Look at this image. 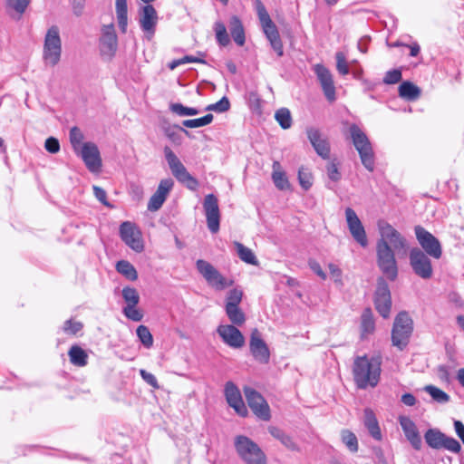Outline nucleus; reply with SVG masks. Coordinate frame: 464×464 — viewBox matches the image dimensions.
Wrapping results in <instances>:
<instances>
[{
	"label": "nucleus",
	"instance_id": "obj_19",
	"mask_svg": "<svg viewBox=\"0 0 464 464\" xmlns=\"http://www.w3.org/2000/svg\"><path fill=\"white\" fill-rule=\"evenodd\" d=\"M159 16L156 9L151 5H146L139 10V24L147 39L150 40L156 31Z\"/></svg>",
	"mask_w": 464,
	"mask_h": 464
},
{
	"label": "nucleus",
	"instance_id": "obj_24",
	"mask_svg": "<svg viewBox=\"0 0 464 464\" xmlns=\"http://www.w3.org/2000/svg\"><path fill=\"white\" fill-rule=\"evenodd\" d=\"M174 186V181L170 178L163 179L160 181L155 193L150 197L148 203V209L150 211L159 210L165 202L169 193Z\"/></svg>",
	"mask_w": 464,
	"mask_h": 464
},
{
	"label": "nucleus",
	"instance_id": "obj_62",
	"mask_svg": "<svg viewBox=\"0 0 464 464\" xmlns=\"http://www.w3.org/2000/svg\"><path fill=\"white\" fill-rule=\"evenodd\" d=\"M308 266L310 269L316 274L321 279L325 280L326 279V274L322 269L320 264L314 259H310L308 261Z\"/></svg>",
	"mask_w": 464,
	"mask_h": 464
},
{
	"label": "nucleus",
	"instance_id": "obj_42",
	"mask_svg": "<svg viewBox=\"0 0 464 464\" xmlns=\"http://www.w3.org/2000/svg\"><path fill=\"white\" fill-rule=\"evenodd\" d=\"M69 138L74 153L83 148L84 135L78 127H72L70 130Z\"/></svg>",
	"mask_w": 464,
	"mask_h": 464
},
{
	"label": "nucleus",
	"instance_id": "obj_17",
	"mask_svg": "<svg viewBox=\"0 0 464 464\" xmlns=\"http://www.w3.org/2000/svg\"><path fill=\"white\" fill-rule=\"evenodd\" d=\"M203 208L208 228L211 233H217L219 230L220 224V211L218 198L214 194L206 195L203 201Z\"/></svg>",
	"mask_w": 464,
	"mask_h": 464
},
{
	"label": "nucleus",
	"instance_id": "obj_14",
	"mask_svg": "<svg viewBox=\"0 0 464 464\" xmlns=\"http://www.w3.org/2000/svg\"><path fill=\"white\" fill-rule=\"evenodd\" d=\"M121 240L133 251L140 253L144 249V244L140 230L131 222L125 221L120 227Z\"/></svg>",
	"mask_w": 464,
	"mask_h": 464
},
{
	"label": "nucleus",
	"instance_id": "obj_53",
	"mask_svg": "<svg viewBox=\"0 0 464 464\" xmlns=\"http://www.w3.org/2000/svg\"><path fill=\"white\" fill-rule=\"evenodd\" d=\"M243 292L234 288L227 293L226 306H238L242 300Z\"/></svg>",
	"mask_w": 464,
	"mask_h": 464
},
{
	"label": "nucleus",
	"instance_id": "obj_2",
	"mask_svg": "<svg viewBox=\"0 0 464 464\" xmlns=\"http://www.w3.org/2000/svg\"><path fill=\"white\" fill-rule=\"evenodd\" d=\"M234 447L238 457L246 464H266V456L254 440L245 435L234 439Z\"/></svg>",
	"mask_w": 464,
	"mask_h": 464
},
{
	"label": "nucleus",
	"instance_id": "obj_56",
	"mask_svg": "<svg viewBox=\"0 0 464 464\" xmlns=\"http://www.w3.org/2000/svg\"><path fill=\"white\" fill-rule=\"evenodd\" d=\"M335 59L338 72L342 75H347L349 73V67L344 53L342 52L336 53Z\"/></svg>",
	"mask_w": 464,
	"mask_h": 464
},
{
	"label": "nucleus",
	"instance_id": "obj_32",
	"mask_svg": "<svg viewBox=\"0 0 464 464\" xmlns=\"http://www.w3.org/2000/svg\"><path fill=\"white\" fill-rule=\"evenodd\" d=\"M161 130L166 135V137L175 144L181 143V137L179 132H184L186 135H189V132L186 129L177 124H170L169 122L167 121H164L162 123Z\"/></svg>",
	"mask_w": 464,
	"mask_h": 464
},
{
	"label": "nucleus",
	"instance_id": "obj_55",
	"mask_svg": "<svg viewBox=\"0 0 464 464\" xmlns=\"http://www.w3.org/2000/svg\"><path fill=\"white\" fill-rule=\"evenodd\" d=\"M229 108H230V102H229L228 99L226 96H224L218 102L209 104L206 108V110L213 111L220 113V112H225V111H228Z\"/></svg>",
	"mask_w": 464,
	"mask_h": 464
},
{
	"label": "nucleus",
	"instance_id": "obj_64",
	"mask_svg": "<svg viewBox=\"0 0 464 464\" xmlns=\"http://www.w3.org/2000/svg\"><path fill=\"white\" fill-rule=\"evenodd\" d=\"M401 402L406 406H414L417 402V399L411 393H404L401 398Z\"/></svg>",
	"mask_w": 464,
	"mask_h": 464
},
{
	"label": "nucleus",
	"instance_id": "obj_8",
	"mask_svg": "<svg viewBox=\"0 0 464 464\" xmlns=\"http://www.w3.org/2000/svg\"><path fill=\"white\" fill-rule=\"evenodd\" d=\"M62 53V41L59 34V28L56 25L51 26L44 38V59L51 66L56 65Z\"/></svg>",
	"mask_w": 464,
	"mask_h": 464
},
{
	"label": "nucleus",
	"instance_id": "obj_5",
	"mask_svg": "<svg viewBox=\"0 0 464 464\" xmlns=\"http://www.w3.org/2000/svg\"><path fill=\"white\" fill-rule=\"evenodd\" d=\"M164 155L174 178L189 190H197L198 187V181L187 170L184 164L170 150V148H164Z\"/></svg>",
	"mask_w": 464,
	"mask_h": 464
},
{
	"label": "nucleus",
	"instance_id": "obj_60",
	"mask_svg": "<svg viewBox=\"0 0 464 464\" xmlns=\"http://www.w3.org/2000/svg\"><path fill=\"white\" fill-rule=\"evenodd\" d=\"M140 374L141 378L151 387H153L154 389L160 388L158 381L152 373H150L145 370H140Z\"/></svg>",
	"mask_w": 464,
	"mask_h": 464
},
{
	"label": "nucleus",
	"instance_id": "obj_3",
	"mask_svg": "<svg viewBox=\"0 0 464 464\" xmlns=\"http://www.w3.org/2000/svg\"><path fill=\"white\" fill-rule=\"evenodd\" d=\"M349 132L353 143L360 155L362 164L369 171H373L374 153L368 137L362 131V130L356 124L350 125Z\"/></svg>",
	"mask_w": 464,
	"mask_h": 464
},
{
	"label": "nucleus",
	"instance_id": "obj_41",
	"mask_svg": "<svg viewBox=\"0 0 464 464\" xmlns=\"http://www.w3.org/2000/svg\"><path fill=\"white\" fill-rule=\"evenodd\" d=\"M118 273L125 276L128 280L135 281L138 278V273L132 264L126 260L118 261L116 264Z\"/></svg>",
	"mask_w": 464,
	"mask_h": 464
},
{
	"label": "nucleus",
	"instance_id": "obj_40",
	"mask_svg": "<svg viewBox=\"0 0 464 464\" xmlns=\"http://www.w3.org/2000/svg\"><path fill=\"white\" fill-rule=\"evenodd\" d=\"M234 245L237 249V256L243 262L254 266L258 265V260L255 256L254 252L250 248L245 246L243 244L239 242H235Z\"/></svg>",
	"mask_w": 464,
	"mask_h": 464
},
{
	"label": "nucleus",
	"instance_id": "obj_44",
	"mask_svg": "<svg viewBox=\"0 0 464 464\" xmlns=\"http://www.w3.org/2000/svg\"><path fill=\"white\" fill-rule=\"evenodd\" d=\"M226 313L233 324L242 325L246 321V316L238 306H226Z\"/></svg>",
	"mask_w": 464,
	"mask_h": 464
},
{
	"label": "nucleus",
	"instance_id": "obj_39",
	"mask_svg": "<svg viewBox=\"0 0 464 464\" xmlns=\"http://www.w3.org/2000/svg\"><path fill=\"white\" fill-rule=\"evenodd\" d=\"M420 94V89L411 82H403L399 86V95L408 101H415Z\"/></svg>",
	"mask_w": 464,
	"mask_h": 464
},
{
	"label": "nucleus",
	"instance_id": "obj_18",
	"mask_svg": "<svg viewBox=\"0 0 464 464\" xmlns=\"http://www.w3.org/2000/svg\"><path fill=\"white\" fill-rule=\"evenodd\" d=\"M374 303L378 313L383 318H388L392 308L391 292L388 284L382 277L378 279Z\"/></svg>",
	"mask_w": 464,
	"mask_h": 464
},
{
	"label": "nucleus",
	"instance_id": "obj_22",
	"mask_svg": "<svg viewBox=\"0 0 464 464\" xmlns=\"http://www.w3.org/2000/svg\"><path fill=\"white\" fill-rule=\"evenodd\" d=\"M100 45L103 55L112 57L115 54L118 48V37L112 24L102 26Z\"/></svg>",
	"mask_w": 464,
	"mask_h": 464
},
{
	"label": "nucleus",
	"instance_id": "obj_31",
	"mask_svg": "<svg viewBox=\"0 0 464 464\" xmlns=\"http://www.w3.org/2000/svg\"><path fill=\"white\" fill-rule=\"evenodd\" d=\"M30 3L31 0H5V10L12 17L20 19Z\"/></svg>",
	"mask_w": 464,
	"mask_h": 464
},
{
	"label": "nucleus",
	"instance_id": "obj_12",
	"mask_svg": "<svg viewBox=\"0 0 464 464\" xmlns=\"http://www.w3.org/2000/svg\"><path fill=\"white\" fill-rule=\"evenodd\" d=\"M414 231L416 238L423 249L422 251L433 258H440L442 249L440 241L420 226H416Z\"/></svg>",
	"mask_w": 464,
	"mask_h": 464
},
{
	"label": "nucleus",
	"instance_id": "obj_37",
	"mask_svg": "<svg viewBox=\"0 0 464 464\" xmlns=\"http://www.w3.org/2000/svg\"><path fill=\"white\" fill-rule=\"evenodd\" d=\"M375 330V322L372 312L370 308H365L361 316V334L364 338L372 334Z\"/></svg>",
	"mask_w": 464,
	"mask_h": 464
},
{
	"label": "nucleus",
	"instance_id": "obj_58",
	"mask_svg": "<svg viewBox=\"0 0 464 464\" xmlns=\"http://www.w3.org/2000/svg\"><path fill=\"white\" fill-rule=\"evenodd\" d=\"M401 80V72L398 69L388 71L383 78L386 84H395Z\"/></svg>",
	"mask_w": 464,
	"mask_h": 464
},
{
	"label": "nucleus",
	"instance_id": "obj_34",
	"mask_svg": "<svg viewBox=\"0 0 464 464\" xmlns=\"http://www.w3.org/2000/svg\"><path fill=\"white\" fill-rule=\"evenodd\" d=\"M68 356L74 366L84 367L88 363V353L79 345H72L68 351Z\"/></svg>",
	"mask_w": 464,
	"mask_h": 464
},
{
	"label": "nucleus",
	"instance_id": "obj_23",
	"mask_svg": "<svg viewBox=\"0 0 464 464\" xmlns=\"http://www.w3.org/2000/svg\"><path fill=\"white\" fill-rule=\"evenodd\" d=\"M249 348L255 360L260 363H268L270 352L257 329H254L251 333Z\"/></svg>",
	"mask_w": 464,
	"mask_h": 464
},
{
	"label": "nucleus",
	"instance_id": "obj_36",
	"mask_svg": "<svg viewBox=\"0 0 464 464\" xmlns=\"http://www.w3.org/2000/svg\"><path fill=\"white\" fill-rule=\"evenodd\" d=\"M116 16L121 33H126L128 26L127 0H115Z\"/></svg>",
	"mask_w": 464,
	"mask_h": 464
},
{
	"label": "nucleus",
	"instance_id": "obj_33",
	"mask_svg": "<svg viewBox=\"0 0 464 464\" xmlns=\"http://www.w3.org/2000/svg\"><path fill=\"white\" fill-rule=\"evenodd\" d=\"M229 30L235 43L239 46H243L246 41L245 30L242 22L237 16L234 15L231 17L229 21Z\"/></svg>",
	"mask_w": 464,
	"mask_h": 464
},
{
	"label": "nucleus",
	"instance_id": "obj_21",
	"mask_svg": "<svg viewBox=\"0 0 464 464\" xmlns=\"http://www.w3.org/2000/svg\"><path fill=\"white\" fill-rule=\"evenodd\" d=\"M314 72L317 76L320 85L323 89L324 94L329 102H334L336 99L335 86L334 82L333 74L331 72L322 64H315Z\"/></svg>",
	"mask_w": 464,
	"mask_h": 464
},
{
	"label": "nucleus",
	"instance_id": "obj_63",
	"mask_svg": "<svg viewBox=\"0 0 464 464\" xmlns=\"http://www.w3.org/2000/svg\"><path fill=\"white\" fill-rule=\"evenodd\" d=\"M331 276L334 281L338 284H342V271L341 269L335 266L334 264H329L328 266Z\"/></svg>",
	"mask_w": 464,
	"mask_h": 464
},
{
	"label": "nucleus",
	"instance_id": "obj_57",
	"mask_svg": "<svg viewBox=\"0 0 464 464\" xmlns=\"http://www.w3.org/2000/svg\"><path fill=\"white\" fill-rule=\"evenodd\" d=\"M326 172L328 178L332 181H339L341 179V173L339 171L338 166L334 161H330L326 165Z\"/></svg>",
	"mask_w": 464,
	"mask_h": 464
},
{
	"label": "nucleus",
	"instance_id": "obj_6",
	"mask_svg": "<svg viewBox=\"0 0 464 464\" xmlns=\"http://www.w3.org/2000/svg\"><path fill=\"white\" fill-rule=\"evenodd\" d=\"M413 331V322L406 312H401L395 317L392 330V345L402 351L409 343Z\"/></svg>",
	"mask_w": 464,
	"mask_h": 464
},
{
	"label": "nucleus",
	"instance_id": "obj_9",
	"mask_svg": "<svg viewBox=\"0 0 464 464\" xmlns=\"http://www.w3.org/2000/svg\"><path fill=\"white\" fill-rule=\"evenodd\" d=\"M395 252L390 246L383 244L376 246L377 265L382 273L391 281H394L398 276V266L395 259Z\"/></svg>",
	"mask_w": 464,
	"mask_h": 464
},
{
	"label": "nucleus",
	"instance_id": "obj_1",
	"mask_svg": "<svg viewBox=\"0 0 464 464\" xmlns=\"http://www.w3.org/2000/svg\"><path fill=\"white\" fill-rule=\"evenodd\" d=\"M382 360L380 357L359 356L353 366V380L359 389L375 387L381 376Z\"/></svg>",
	"mask_w": 464,
	"mask_h": 464
},
{
	"label": "nucleus",
	"instance_id": "obj_13",
	"mask_svg": "<svg viewBox=\"0 0 464 464\" xmlns=\"http://www.w3.org/2000/svg\"><path fill=\"white\" fill-rule=\"evenodd\" d=\"M122 298L126 304L123 307L124 315L134 322H140L143 318V314L137 308L140 302V295L134 287L125 286L121 291Z\"/></svg>",
	"mask_w": 464,
	"mask_h": 464
},
{
	"label": "nucleus",
	"instance_id": "obj_20",
	"mask_svg": "<svg viewBox=\"0 0 464 464\" xmlns=\"http://www.w3.org/2000/svg\"><path fill=\"white\" fill-rule=\"evenodd\" d=\"M345 218L349 231L353 239L362 247L367 246L368 239L366 232L356 212L353 208H347L345 209Z\"/></svg>",
	"mask_w": 464,
	"mask_h": 464
},
{
	"label": "nucleus",
	"instance_id": "obj_50",
	"mask_svg": "<svg viewBox=\"0 0 464 464\" xmlns=\"http://www.w3.org/2000/svg\"><path fill=\"white\" fill-rule=\"evenodd\" d=\"M83 328V324L72 319L66 320L62 327L63 332L68 335H76Z\"/></svg>",
	"mask_w": 464,
	"mask_h": 464
},
{
	"label": "nucleus",
	"instance_id": "obj_51",
	"mask_svg": "<svg viewBox=\"0 0 464 464\" xmlns=\"http://www.w3.org/2000/svg\"><path fill=\"white\" fill-rule=\"evenodd\" d=\"M169 109L179 116H194L198 114V111L196 108L186 107L181 103H171Z\"/></svg>",
	"mask_w": 464,
	"mask_h": 464
},
{
	"label": "nucleus",
	"instance_id": "obj_49",
	"mask_svg": "<svg viewBox=\"0 0 464 464\" xmlns=\"http://www.w3.org/2000/svg\"><path fill=\"white\" fill-rule=\"evenodd\" d=\"M213 121L212 114H207L204 117L192 119V120H185L182 121V125L186 128L195 129L208 125Z\"/></svg>",
	"mask_w": 464,
	"mask_h": 464
},
{
	"label": "nucleus",
	"instance_id": "obj_15",
	"mask_svg": "<svg viewBox=\"0 0 464 464\" xmlns=\"http://www.w3.org/2000/svg\"><path fill=\"white\" fill-rule=\"evenodd\" d=\"M246 400L252 411L261 420H268L271 417L269 405L263 396L250 387L244 389Z\"/></svg>",
	"mask_w": 464,
	"mask_h": 464
},
{
	"label": "nucleus",
	"instance_id": "obj_59",
	"mask_svg": "<svg viewBox=\"0 0 464 464\" xmlns=\"http://www.w3.org/2000/svg\"><path fill=\"white\" fill-rule=\"evenodd\" d=\"M45 150L50 153H57L60 150V143L56 138L49 137L44 142Z\"/></svg>",
	"mask_w": 464,
	"mask_h": 464
},
{
	"label": "nucleus",
	"instance_id": "obj_28",
	"mask_svg": "<svg viewBox=\"0 0 464 464\" xmlns=\"http://www.w3.org/2000/svg\"><path fill=\"white\" fill-rule=\"evenodd\" d=\"M306 134L316 153L323 159H328L330 156V144L327 139L323 137L321 132L315 128H308Z\"/></svg>",
	"mask_w": 464,
	"mask_h": 464
},
{
	"label": "nucleus",
	"instance_id": "obj_54",
	"mask_svg": "<svg viewBox=\"0 0 464 464\" xmlns=\"http://www.w3.org/2000/svg\"><path fill=\"white\" fill-rule=\"evenodd\" d=\"M442 448L453 453H459L461 450L460 443L456 439L448 437L447 435H445L443 439L441 449Z\"/></svg>",
	"mask_w": 464,
	"mask_h": 464
},
{
	"label": "nucleus",
	"instance_id": "obj_16",
	"mask_svg": "<svg viewBox=\"0 0 464 464\" xmlns=\"http://www.w3.org/2000/svg\"><path fill=\"white\" fill-rule=\"evenodd\" d=\"M80 156L86 168L92 173H99L102 169V158L97 145L93 142H85L83 148L75 153Z\"/></svg>",
	"mask_w": 464,
	"mask_h": 464
},
{
	"label": "nucleus",
	"instance_id": "obj_35",
	"mask_svg": "<svg viewBox=\"0 0 464 464\" xmlns=\"http://www.w3.org/2000/svg\"><path fill=\"white\" fill-rule=\"evenodd\" d=\"M268 432L277 440H279L285 448H287L290 450L297 451L299 450L298 446L296 443L293 440V439L285 433L284 430L281 429L270 426L268 427Z\"/></svg>",
	"mask_w": 464,
	"mask_h": 464
},
{
	"label": "nucleus",
	"instance_id": "obj_43",
	"mask_svg": "<svg viewBox=\"0 0 464 464\" xmlns=\"http://www.w3.org/2000/svg\"><path fill=\"white\" fill-rule=\"evenodd\" d=\"M275 119L284 130L290 129L292 126V116L291 112L286 108L278 109L275 113Z\"/></svg>",
	"mask_w": 464,
	"mask_h": 464
},
{
	"label": "nucleus",
	"instance_id": "obj_25",
	"mask_svg": "<svg viewBox=\"0 0 464 464\" xmlns=\"http://www.w3.org/2000/svg\"><path fill=\"white\" fill-rule=\"evenodd\" d=\"M217 331L223 342L232 348H241L245 344V337L234 325L222 324Z\"/></svg>",
	"mask_w": 464,
	"mask_h": 464
},
{
	"label": "nucleus",
	"instance_id": "obj_11",
	"mask_svg": "<svg viewBox=\"0 0 464 464\" xmlns=\"http://www.w3.org/2000/svg\"><path fill=\"white\" fill-rule=\"evenodd\" d=\"M409 259L413 272L419 277L424 280L432 277L433 268L429 255L418 247H413L410 251Z\"/></svg>",
	"mask_w": 464,
	"mask_h": 464
},
{
	"label": "nucleus",
	"instance_id": "obj_30",
	"mask_svg": "<svg viewBox=\"0 0 464 464\" xmlns=\"http://www.w3.org/2000/svg\"><path fill=\"white\" fill-rule=\"evenodd\" d=\"M272 169V179L275 186L280 190L289 189L290 183L288 181L285 172L282 169L279 161H274Z\"/></svg>",
	"mask_w": 464,
	"mask_h": 464
},
{
	"label": "nucleus",
	"instance_id": "obj_45",
	"mask_svg": "<svg viewBox=\"0 0 464 464\" xmlns=\"http://www.w3.org/2000/svg\"><path fill=\"white\" fill-rule=\"evenodd\" d=\"M341 438L343 443L351 452L354 453L358 451V440L354 433L348 430H343L341 432Z\"/></svg>",
	"mask_w": 464,
	"mask_h": 464
},
{
	"label": "nucleus",
	"instance_id": "obj_7",
	"mask_svg": "<svg viewBox=\"0 0 464 464\" xmlns=\"http://www.w3.org/2000/svg\"><path fill=\"white\" fill-rule=\"evenodd\" d=\"M378 229L380 233V238L377 240V246H381V245L384 243V245L390 246L392 250L396 251L398 254L401 252L403 254L406 253L408 248L406 238L391 224L381 220L378 222Z\"/></svg>",
	"mask_w": 464,
	"mask_h": 464
},
{
	"label": "nucleus",
	"instance_id": "obj_48",
	"mask_svg": "<svg viewBox=\"0 0 464 464\" xmlns=\"http://www.w3.org/2000/svg\"><path fill=\"white\" fill-rule=\"evenodd\" d=\"M424 390L439 403H447L450 401V396L445 392L433 385H427Z\"/></svg>",
	"mask_w": 464,
	"mask_h": 464
},
{
	"label": "nucleus",
	"instance_id": "obj_47",
	"mask_svg": "<svg viewBox=\"0 0 464 464\" xmlns=\"http://www.w3.org/2000/svg\"><path fill=\"white\" fill-rule=\"evenodd\" d=\"M313 174L308 168L301 167L298 170V181L300 186L308 190L313 185Z\"/></svg>",
	"mask_w": 464,
	"mask_h": 464
},
{
	"label": "nucleus",
	"instance_id": "obj_38",
	"mask_svg": "<svg viewBox=\"0 0 464 464\" xmlns=\"http://www.w3.org/2000/svg\"><path fill=\"white\" fill-rule=\"evenodd\" d=\"M444 437L445 434L438 429H429L424 434L428 446L436 450L441 449Z\"/></svg>",
	"mask_w": 464,
	"mask_h": 464
},
{
	"label": "nucleus",
	"instance_id": "obj_27",
	"mask_svg": "<svg viewBox=\"0 0 464 464\" xmlns=\"http://www.w3.org/2000/svg\"><path fill=\"white\" fill-rule=\"evenodd\" d=\"M225 395L227 403L240 416H246L247 409L242 400V396L238 388L232 382H227L225 385Z\"/></svg>",
	"mask_w": 464,
	"mask_h": 464
},
{
	"label": "nucleus",
	"instance_id": "obj_46",
	"mask_svg": "<svg viewBox=\"0 0 464 464\" xmlns=\"http://www.w3.org/2000/svg\"><path fill=\"white\" fill-rule=\"evenodd\" d=\"M214 31L216 34L217 41L220 45L226 46L229 44L230 39L227 32V28L222 22L218 21L215 23Z\"/></svg>",
	"mask_w": 464,
	"mask_h": 464
},
{
	"label": "nucleus",
	"instance_id": "obj_61",
	"mask_svg": "<svg viewBox=\"0 0 464 464\" xmlns=\"http://www.w3.org/2000/svg\"><path fill=\"white\" fill-rule=\"evenodd\" d=\"M92 189H93V193H94L95 198L101 203H102L104 206H107V207L111 206L109 204V202L107 201V193H106V191L103 188H100L98 186H93Z\"/></svg>",
	"mask_w": 464,
	"mask_h": 464
},
{
	"label": "nucleus",
	"instance_id": "obj_26",
	"mask_svg": "<svg viewBox=\"0 0 464 464\" xmlns=\"http://www.w3.org/2000/svg\"><path fill=\"white\" fill-rule=\"evenodd\" d=\"M399 423L413 449L420 450L422 446L421 437L415 422L408 416H400Z\"/></svg>",
	"mask_w": 464,
	"mask_h": 464
},
{
	"label": "nucleus",
	"instance_id": "obj_52",
	"mask_svg": "<svg viewBox=\"0 0 464 464\" xmlns=\"http://www.w3.org/2000/svg\"><path fill=\"white\" fill-rule=\"evenodd\" d=\"M136 333H137V335H138L140 341L142 343V344L145 347L150 348L152 346L153 337L147 326H145V325L138 326Z\"/></svg>",
	"mask_w": 464,
	"mask_h": 464
},
{
	"label": "nucleus",
	"instance_id": "obj_29",
	"mask_svg": "<svg viewBox=\"0 0 464 464\" xmlns=\"http://www.w3.org/2000/svg\"><path fill=\"white\" fill-rule=\"evenodd\" d=\"M363 423L373 439L377 440H382V432L379 422L375 417V414L371 409L364 410Z\"/></svg>",
	"mask_w": 464,
	"mask_h": 464
},
{
	"label": "nucleus",
	"instance_id": "obj_10",
	"mask_svg": "<svg viewBox=\"0 0 464 464\" xmlns=\"http://www.w3.org/2000/svg\"><path fill=\"white\" fill-rule=\"evenodd\" d=\"M196 267L207 283L216 290L220 291L233 285L232 280L223 276L218 269L206 260L198 259L196 262Z\"/></svg>",
	"mask_w": 464,
	"mask_h": 464
},
{
	"label": "nucleus",
	"instance_id": "obj_4",
	"mask_svg": "<svg viewBox=\"0 0 464 464\" xmlns=\"http://www.w3.org/2000/svg\"><path fill=\"white\" fill-rule=\"evenodd\" d=\"M256 9L263 32L269 41L271 47L278 56H283L284 48L277 27L260 0H256Z\"/></svg>",
	"mask_w": 464,
	"mask_h": 464
}]
</instances>
